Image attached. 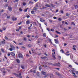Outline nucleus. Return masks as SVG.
Returning <instances> with one entry per match:
<instances>
[{
  "label": "nucleus",
  "instance_id": "nucleus-64",
  "mask_svg": "<svg viewBox=\"0 0 78 78\" xmlns=\"http://www.w3.org/2000/svg\"><path fill=\"white\" fill-rule=\"evenodd\" d=\"M76 74H78V71H76Z\"/></svg>",
  "mask_w": 78,
  "mask_h": 78
},
{
  "label": "nucleus",
  "instance_id": "nucleus-25",
  "mask_svg": "<svg viewBox=\"0 0 78 78\" xmlns=\"http://www.w3.org/2000/svg\"><path fill=\"white\" fill-rule=\"evenodd\" d=\"M49 75H50L49 74H47V75H46L44 76V78H46V77H47V76H48Z\"/></svg>",
  "mask_w": 78,
  "mask_h": 78
},
{
  "label": "nucleus",
  "instance_id": "nucleus-19",
  "mask_svg": "<svg viewBox=\"0 0 78 78\" xmlns=\"http://www.w3.org/2000/svg\"><path fill=\"white\" fill-rule=\"evenodd\" d=\"M55 73L56 75H58V76H60L61 75L60 74L57 72H56Z\"/></svg>",
  "mask_w": 78,
  "mask_h": 78
},
{
  "label": "nucleus",
  "instance_id": "nucleus-61",
  "mask_svg": "<svg viewBox=\"0 0 78 78\" xmlns=\"http://www.w3.org/2000/svg\"><path fill=\"white\" fill-rule=\"evenodd\" d=\"M41 58H42V59H45V58H46L44 57H41Z\"/></svg>",
  "mask_w": 78,
  "mask_h": 78
},
{
  "label": "nucleus",
  "instance_id": "nucleus-24",
  "mask_svg": "<svg viewBox=\"0 0 78 78\" xmlns=\"http://www.w3.org/2000/svg\"><path fill=\"white\" fill-rule=\"evenodd\" d=\"M19 2V0H15V1H14V3H15V2Z\"/></svg>",
  "mask_w": 78,
  "mask_h": 78
},
{
  "label": "nucleus",
  "instance_id": "nucleus-57",
  "mask_svg": "<svg viewBox=\"0 0 78 78\" xmlns=\"http://www.w3.org/2000/svg\"><path fill=\"white\" fill-rule=\"evenodd\" d=\"M49 21L50 22H51V23L52 22V20H49Z\"/></svg>",
  "mask_w": 78,
  "mask_h": 78
},
{
  "label": "nucleus",
  "instance_id": "nucleus-9",
  "mask_svg": "<svg viewBox=\"0 0 78 78\" xmlns=\"http://www.w3.org/2000/svg\"><path fill=\"white\" fill-rule=\"evenodd\" d=\"M55 65L56 66H59V67L61 66V64L59 63H58V64H56Z\"/></svg>",
  "mask_w": 78,
  "mask_h": 78
},
{
  "label": "nucleus",
  "instance_id": "nucleus-34",
  "mask_svg": "<svg viewBox=\"0 0 78 78\" xmlns=\"http://www.w3.org/2000/svg\"><path fill=\"white\" fill-rule=\"evenodd\" d=\"M1 51L2 52H4V50L3 49V48L1 49Z\"/></svg>",
  "mask_w": 78,
  "mask_h": 78
},
{
  "label": "nucleus",
  "instance_id": "nucleus-16",
  "mask_svg": "<svg viewBox=\"0 0 78 78\" xmlns=\"http://www.w3.org/2000/svg\"><path fill=\"white\" fill-rule=\"evenodd\" d=\"M26 24H30V21L27 20L26 22Z\"/></svg>",
  "mask_w": 78,
  "mask_h": 78
},
{
  "label": "nucleus",
  "instance_id": "nucleus-2",
  "mask_svg": "<svg viewBox=\"0 0 78 78\" xmlns=\"http://www.w3.org/2000/svg\"><path fill=\"white\" fill-rule=\"evenodd\" d=\"M10 47L11 48H10L9 50L10 51H12V50H15V47L12 45H10Z\"/></svg>",
  "mask_w": 78,
  "mask_h": 78
},
{
  "label": "nucleus",
  "instance_id": "nucleus-32",
  "mask_svg": "<svg viewBox=\"0 0 78 78\" xmlns=\"http://www.w3.org/2000/svg\"><path fill=\"white\" fill-rule=\"evenodd\" d=\"M21 68L23 69H24V66H21Z\"/></svg>",
  "mask_w": 78,
  "mask_h": 78
},
{
  "label": "nucleus",
  "instance_id": "nucleus-37",
  "mask_svg": "<svg viewBox=\"0 0 78 78\" xmlns=\"http://www.w3.org/2000/svg\"><path fill=\"white\" fill-rule=\"evenodd\" d=\"M5 39L6 40H7V39H8V37H6V36H5Z\"/></svg>",
  "mask_w": 78,
  "mask_h": 78
},
{
  "label": "nucleus",
  "instance_id": "nucleus-60",
  "mask_svg": "<svg viewBox=\"0 0 78 78\" xmlns=\"http://www.w3.org/2000/svg\"><path fill=\"white\" fill-rule=\"evenodd\" d=\"M66 16H69V14L68 13H66Z\"/></svg>",
  "mask_w": 78,
  "mask_h": 78
},
{
  "label": "nucleus",
  "instance_id": "nucleus-35",
  "mask_svg": "<svg viewBox=\"0 0 78 78\" xmlns=\"http://www.w3.org/2000/svg\"><path fill=\"white\" fill-rule=\"evenodd\" d=\"M23 39L24 41H26V40H27V38H26V37H24L23 38Z\"/></svg>",
  "mask_w": 78,
  "mask_h": 78
},
{
  "label": "nucleus",
  "instance_id": "nucleus-62",
  "mask_svg": "<svg viewBox=\"0 0 78 78\" xmlns=\"http://www.w3.org/2000/svg\"><path fill=\"white\" fill-rule=\"evenodd\" d=\"M20 34H23V32L22 31H21L20 32Z\"/></svg>",
  "mask_w": 78,
  "mask_h": 78
},
{
  "label": "nucleus",
  "instance_id": "nucleus-59",
  "mask_svg": "<svg viewBox=\"0 0 78 78\" xmlns=\"http://www.w3.org/2000/svg\"><path fill=\"white\" fill-rule=\"evenodd\" d=\"M19 29H16V31H19Z\"/></svg>",
  "mask_w": 78,
  "mask_h": 78
},
{
  "label": "nucleus",
  "instance_id": "nucleus-44",
  "mask_svg": "<svg viewBox=\"0 0 78 78\" xmlns=\"http://www.w3.org/2000/svg\"><path fill=\"white\" fill-rule=\"evenodd\" d=\"M53 19H57V18H56V17L54 16L53 17Z\"/></svg>",
  "mask_w": 78,
  "mask_h": 78
},
{
  "label": "nucleus",
  "instance_id": "nucleus-1",
  "mask_svg": "<svg viewBox=\"0 0 78 78\" xmlns=\"http://www.w3.org/2000/svg\"><path fill=\"white\" fill-rule=\"evenodd\" d=\"M69 71L70 73L72 72V73L74 75H73L74 77H75V78H76V77H77L75 75V71L74 70H69Z\"/></svg>",
  "mask_w": 78,
  "mask_h": 78
},
{
  "label": "nucleus",
  "instance_id": "nucleus-45",
  "mask_svg": "<svg viewBox=\"0 0 78 78\" xmlns=\"http://www.w3.org/2000/svg\"><path fill=\"white\" fill-rule=\"evenodd\" d=\"M58 58H59V59H61V57L60 56H58Z\"/></svg>",
  "mask_w": 78,
  "mask_h": 78
},
{
  "label": "nucleus",
  "instance_id": "nucleus-18",
  "mask_svg": "<svg viewBox=\"0 0 78 78\" xmlns=\"http://www.w3.org/2000/svg\"><path fill=\"white\" fill-rule=\"evenodd\" d=\"M74 6L75 7V9H78V6H77V5H75Z\"/></svg>",
  "mask_w": 78,
  "mask_h": 78
},
{
  "label": "nucleus",
  "instance_id": "nucleus-3",
  "mask_svg": "<svg viewBox=\"0 0 78 78\" xmlns=\"http://www.w3.org/2000/svg\"><path fill=\"white\" fill-rule=\"evenodd\" d=\"M55 52H54V53H52V57L54 59H56V58L55 57Z\"/></svg>",
  "mask_w": 78,
  "mask_h": 78
},
{
  "label": "nucleus",
  "instance_id": "nucleus-14",
  "mask_svg": "<svg viewBox=\"0 0 78 78\" xmlns=\"http://www.w3.org/2000/svg\"><path fill=\"white\" fill-rule=\"evenodd\" d=\"M16 61L17 63H20V60L19 59H16Z\"/></svg>",
  "mask_w": 78,
  "mask_h": 78
},
{
  "label": "nucleus",
  "instance_id": "nucleus-29",
  "mask_svg": "<svg viewBox=\"0 0 78 78\" xmlns=\"http://www.w3.org/2000/svg\"><path fill=\"white\" fill-rule=\"evenodd\" d=\"M37 8L35 7L34 8V10H37Z\"/></svg>",
  "mask_w": 78,
  "mask_h": 78
},
{
  "label": "nucleus",
  "instance_id": "nucleus-53",
  "mask_svg": "<svg viewBox=\"0 0 78 78\" xmlns=\"http://www.w3.org/2000/svg\"><path fill=\"white\" fill-rule=\"evenodd\" d=\"M23 11L22 9H21V8H20V11Z\"/></svg>",
  "mask_w": 78,
  "mask_h": 78
},
{
  "label": "nucleus",
  "instance_id": "nucleus-49",
  "mask_svg": "<svg viewBox=\"0 0 78 78\" xmlns=\"http://www.w3.org/2000/svg\"><path fill=\"white\" fill-rule=\"evenodd\" d=\"M20 78H22V76H20V75H21V73H20Z\"/></svg>",
  "mask_w": 78,
  "mask_h": 78
},
{
  "label": "nucleus",
  "instance_id": "nucleus-17",
  "mask_svg": "<svg viewBox=\"0 0 78 78\" xmlns=\"http://www.w3.org/2000/svg\"><path fill=\"white\" fill-rule=\"evenodd\" d=\"M28 8H27L26 9H24V12H27V10H28Z\"/></svg>",
  "mask_w": 78,
  "mask_h": 78
},
{
  "label": "nucleus",
  "instance_id": "nucleus-28",
  "mask_svg": "<svg viewBox=\"0 0 78 78\" xmlns=\"http://www.w3.org/2000/svg\"><path fill=\"white\" fill-rule=\"evenodd\" d=\"M26 5V3L25 2L23 3V5L24 6H25Z\"/></svg>",
  "mask_w": 78,
  "mask_h": 78
},
{
  "label": "nucleus",
  "instance_id": "nucleus-33",
  "mask_svg": "<svg viewBox=\"0 0 78 78\" xmlns=\"http://www.w3.org/2000/svg\"><path fill=\"white\" fill-rule=\"evenodd\" d=\"M28 47H29L30 48V47H31V44H29L28 45Z\"/></svg>",
  "mask_w": 78,
  "mask_h": 78
},
{
  "label": "nucleus",
  "instance_id": "nucleus-42",
  "mask_svg": "<svg viewBox=\"0 0 78 78\" xmlns=\"http://www.w3.org/2000/svg\"><path fill=\"white\" fill-rule=\"evenodd\" d=\"M33 2H29V4H30V5L31 4H33Z\"/></svg>",
  "mask_w": 78,
  "mask_h": 78
},
{
  "label": "nucleus",
  "instance_id": "nucleus-31",
  "mask_svg": "<svg viewBox=\"0 0 78 78\" xmlns=\"http://www.w3.org/2000/svg\"><path fill=\"white\" fill-rule=\"evenodd\" d=\"M39 69H40V70H41V69H42V67H41V66H40L39 67Z\"/></svg>",
  "mask_w": 78,
  "mask_h": 78
},
{
  "label": "nucleus",
  "instance_id": "nucleus-30",
  "mask_svg": "<svg viewBox=\"0 0 78 78\" xmlns=\"http://www.w3.org/2000/svg\"><path fill=\"white\" fill-rule=\"evenodd\" d=\"M73 24V25H75V23H74V22H72V23H71V24Z\"/></svg>",
  "mask_w": 78,
  "mask_h": 78
},
{
  "label": "nucleus",
  "instance_id": "nucleus-5",
  "mask_svg": "<svg viewBox=\"0 0 78 78\" xmlns=\"http://www.w3.org/2000/svg\"><path fill=\"white\" fill-rule=\"evenodd\" d=\"M8 9L10 11H12V7H11V6H9L8 7Z\"/></svg>",
  "mask_w": 78,
  "mask_h": 78
},
{
  "label": "nucleus",
  "instance_id": "nucleus-38",
  "mask_svg": "<svg viewBox=\"0 0 78 78\" xmlns=\"http://www.w3.org/2000/svg\"><path fill=\"white\" fill-rule=\"evenodd\" d=\"M21 48H23V49H25V47L24 46H22Z\"/></svg>",
  "mask_w": 78,
  "mask_h": 78
},
{
  "label": "nucleus",
  "instance_id": "nucleus-55",
  "mask_svg": "<svg viewBox=\"0 0 78 78\" xmlns=\"http://www.w3.org/2000/svg\"><path fill=\"white\" fill-rule=\"evenodd\" d=\"M35 37L37 39L38 38V37H37V36H35Z\"/></svg>",
  "mask_w": 78,
  "mask_h": 78
},
{
  "label": "nucleus",
  "instance_id": "nucleus-40",
  "mask_svg": "<svg viewBox=\"0 0 78 78\" xmlns=\"http://www.w3.org/2000/svg\"><path fill=\"white\" fill-rule=\"evenodd\" d=\"M3 30H4V31H5V30H6V28L3 27Z\"/></svg>",
  "mask_w": 78,
  "mask_h": 78
},
{
  "label": "nucleus",
  "instance_id": "nucleus-46",
  "mask_svg": "<svg viewBox=\"0 0 78 78\" xmlns=\"http://www.w3.org/2000/svg\"><path fill=\"white\" fill-rule=\"evenodd\" d=\"M51 31H54V29H51Z\"/></svg>",
  "mask_w": 78,
  "mask_h": 78
},
{
  "label": "nucleus",
  "instance_id": "nucleus-56",
  "mask_svg": "<svg viewBox=\"0 0 78 78\" xmlns=\"http://www.w3.org/2000/svg\"><path fill=\"white\" fill-rule=\"evenodd\" d=\"M48 41H49V42H51V39H48Z\"/></svg>",
  "mask_w": 78,
  "mask_h": 78
},
{
  "label": "nucleus",
  "instance_id": "nucleus-43",
  "mask_svg": "<svg viewBox=\"0 0 78 78\" xmlns=\"http://www.w3.org/2000/svg\"><path fill=\"white\" fill-rule=\"evenodd\" d=\"M27 18H29V17H30V16H29L28 15H27Z\"/></svg>",
  "mask_w": 78,
  "mask_h": 78
},
{
  "label": "nucleus",
  "instance_id": "nucleus-54",
  "mask_svg": "<svg viewBox=\"0 0 78 78\" xmlns=\"http://www.w3.org/2000/svg\"><path fill=\"white\" fill-rule=\"evenodd\" d=\"M64 46H66V45H67V44H66V43L64 44Z\"/></svg>",
  "mask_w": 78,
  "mask_h": 78
},
{
  "label": "nucleus",
  "instance_id": "nucleus-10",
  "mask_svg": "<svg viewBox=\"0 0 78 78\" xmlns=\"http://www.w3.org/2000/svg\"><path fill=\"white\" fill-rule=\"evenodd\" d=\"M41 74L43 75H45L46 74V73L44 71H42L41 72Z\"/></svg>",
  "mask_w": 78,
  "mask_h": 78
},
{
  "label": "nucleus",
  "instance_id": "nucleus-13",
  "mask_svg": "<svg viewBox=\"0 0 78 78\" xmlns=\"http://www.w3.org/2000/svg\"><path fill=\"white\" fill-rule=\"evenodd\" d=\"M55 41L56 44H58V41L56 39H55Z\"/></svg>",
  "mask_w": 78,
  "mask_h": 78
},
{
  "label": "nucleus",
  "instance_id": "nucleus-48",
  "mask_svg": "<svg viewBox=\"0 0 78 78\" xmlns=\"http://www.w3.org/2000/svg\"><path fill=\"white\" fill-rule=\"evenodd\" d=\"M66 56H69V55H70V54H66Z\"/></svg>",
  "mask_w": 78,
  "mask_h": 78
},
{
  "label": "nucleus",
  "instance_id": "nucleus-58",
  "mask_svg": "<svg viewBox=\"0 0 78 78\" xmlns=\"http://www.w3.org/2000/svg\"><path fill=\"white\" fill-rule=\"evenodd\" d=\"M10 53H8V56H10Z\"/></svg>",
  "mask_w": 78,
  "mask_h": 78
},
{
  "label": "nucleus",
  "instance_id": "nucleus-51",
  "mask_svg": "<svg viewBox=\"0 0 78 78\" xmlns=\"http://www.w3.org/2000/svg\"><path fill=\"white\" fill-rule=\"evenodd\" d=\"M65 23L66 25H67V24H68V23H67V22H65Z\"/></svg>",
  "mask_w": 78,
  "mask_h": 78
},
{
  "label": "nucleus",
  "instance_id": "nucleus-63",
  "mask_svg": "<svg viewBox=\"0 0 78 78\" xmlns=\"http://www.w3.org/2000/svg\"><path fill=\"white\" fill-rule=\"evenodd\" d=\"M75 63L77 65H78V62H75Z\"/></svg>",
  "mask_w": 78,
  "mask_h": 78
},
{
  "label": "nucleus",
  "instance_id": "nucleus-12",
  "mask_svg": "<svg viewBox=\"0 0 78 78\" xmlns=\"http://www.w3.org/2000/svg\"><path fill=\"white\" fill-rule=\"evenodd\" d=\"M45 6H47V7H50V5H48L47 4H45Z\"/></svg>",
  "mask_w": 78,
  "mask_h": 78
},
{
  "label": "nucleus",
  "instance_id": "nucleus-47",
  "mask_svg": "<svg viewBox=\"0 0 78 78\" xmlns=\"http://www.w3.org/2000/svg\"><path fill=\"white\" fill-rule=\"evenodd\" d=\"M10 16H7V19H9V18H10Z\"/></svg>",
  "mask_w": 78,
  "mask_h": 78
},
{
  "label": "nucleus",
  "instance_id": "nucleus-4",
  "mask_svg": "<svg viewBox=\"0 0 78 78\" xmlns=\"http://www.w3.org/2000/svg\"><path fill=\"white\" fill-rule=\"evenodd\" d=\"M14 75L16 76L17 78H20V73H19L18 74H16V73H14Z\"/></svg>",
  "mask_w": 78,
  "mask_h": 78
},
{
  "label": "nucleus",
  "instance_id": "nucleus-50",
  "mask_svg": "<svg viewBox=\"0 0 78 78\" xmlns=\"http://www.w3.org/2000/svg\"><path fill=\"white\" fill-rule=\"evenodd\" d=\"M69 67H71H71H72V65H69Z\"/></svg>",
  "mask_w": 78,
  "mask_h": 78
},
{
  "label": "nucleus",
  "instance_id": "nucleus-27",
  "mask_svg": "<svg viewBox=\"0 0 78 78\" xmlns=\"http://www.w3.org/2000/svg\"><path fill=\"white\" fill-rule=\"evenodd\" d=\"M58 20L59 21H61L62 20V19H61V18H58Z\"/></svg>",
  "mask_w": 78,
  "mask_h": 78
},
{
  "label": "nucleus",
  "instance_id": "nucleus-8",
  "mask_svg": "<svg viewBox=\"0 0 78 78\" xmlns=\"http://www.w3.org/2000/svg\"><path fill=\"white\" fill-rule=\"evenodd\" d=\"M40 20L41 22H45V20H43V19L42 18H40Z\"/></svg>",
  "mask_w": 78,
  "mask_h": 78
},
{
  "label": "nucleus",
  "instance_id": "nucleus-6",
  "mask_svg": "<svg viewBox=\"0 0 78 78\" xmlns=\"http://www.w3.org/2000/svg\"><path fill=\"white\" fill-rule=\"evenodd\" d=\"M12 20L14 21L15 20H17V18H15V17H13L12 19Z\"/></svg>",
  "mask_w": 78,
  "mask_h": 78
},
{
  "label": "nucleus",
  "instance_id": "nucleus-15",
  "mask_svg": "<svg viewBox=\"0 0 78 78\" xmlns=\"http://www.w3.org/2000/svg\"><path fill=\"white\" fill-rule=\"evenodd\" d=\"M23 58V56L22 54H20V58Z\"/></svg>",
  "mask_w": 78,
  "mask_h": 78
},
{
  "label": "nucleus",
  "instance_id": "nucleus-7",
  "mask_svg": "<svg viewBox=\"0 0 78 78\" xmlns=\"http://www.w3.org/2000/svg\"><path fill=\"white\" fill-rule=\"evenodd\" d=\"M1 71L3 73H6V72H5V71H4V70H5V69L4 68L2 69H1Z\"/></svg>",
  "mask_w": 78,
  "mask_h": 78
},
{
  "label": "nucleus",
  "instance_id": "nucleus-23",
  "mask_svg": "<svg viewBox=\"0 0 78 78\" xmlns=\"http://www.w3.org/2000/svg\"><path fill=\"white\" fill-rule=\"evenodd\" d=\"M46 34L44 33L43 34L44 37H46Z\"/></svg>",
  "mask_w": 78,
  "mask_h": 78
},
{
  "label": "nucleus",
  "instance_id": "nucleus-11",
  "mask_svg": "<svg viewBox=\"0 0 78 78\" xmlns=\"http://www.w3.org/2000/svg\"><path fill=\"white\" fill-rule=\"evenodd\" d=\"M11 55H12V56H15V54L13 52H12L11 53Z\"/></svg>",
  "mask_w": 78,
  "mask_h": 78
},
{
  "label": "nucleus",
  "instance_id": "nucleus-41",
  "mask_svg": "<svg viewBox=\"0 0 78 78\" xmlns=\"http://www.w3.org/2000/svg\"><path fill=\"white\" fill-rule=\"evenodd\" d=\"M32 72H33L34 73H36V71L34 70L31 71Z\"/></svg>",
  "mask_w": 78,
  "mask_h": 78
},
{
  "label": "nucleus",
  "instance_id": "nucleus-52",
  "mask_svg": "<svg viewBox=\"0 0 78 78\" xmlns=\"http://www.w3.org/2000/svg\"><path fill=\"white\" fill-rule=\"evenodd\" d=\"M62 23L63 24H64V23H65V21H62Z\"/></svg>",
  "mask_w": 78,
  "mask_h": 78
},
{
  "label": "nucleus",
  "instance_id": "nucleus-21",
  "mask_svg": "<svg viewBox=\"0 0 78 78\" xmlns=\"http://www.w3.org/2000/svg\"><path fill=\"white\" fill-rule=\"evenodd\" d=\"M4 11V10L2 9L1 10V11H0V12H3Z\"/></svg>",
  "mask_w": 78,
  "mask_h": 78
},
{
  "label": "nucleus",
  "instance_id": "nucleus-20",
  "mask_svg": "<svg viewBox=\"0 0 78 78\" xmlns=\"http://www.w3.org/2000/svg\"><path fill=\"white\" fill-rule=\"evenodd\" d=\"M60 51L61 53H64V51L62 49L60 50Z\"/></svg>",
  "mask_w": 78,
  "mask_h": 78
},
{
  "label": "nucleus",
  "instance_id": "nucleus-26",
  "mask_svg": "<svg viewBox=\"0 0 78 78\" xmlns=\"http://www.w3.org/2000/svg\"><path fill=\"white\" fill-rule=\"evenodd\" d=\"M56 32L57 33V34H61V32H59L57 31H56Z\"/></svg>",
  "mask_w": 78,
  "mask_h": 78
},
{
  "label": "nucleus",
  "instance_id": "nucleus-39",
  "mask_svg": "<svg viewBox=\"0 0 78 78\" xmlns=\"http://www.w3.org/2000/svg\"><path fill=\"white\" fill-rule=\"evenodd\" d=\"M2 44H5V41H2Z\"/></svg>",
  "mask_w": 78,
  "mask_h": 78
},
{
  "label": "nucleus",
  "instance_id": "nucleus-36",
  "mask_svg": "<svg viewBox=\"0 0 78 78\" xmlns=\"http://www.w3.org/2000/svg\"><path fill=\"white\" fill-rule=\"evenodd\" d=\"M47 30L48 31H50V30L49 29V28H47Z\"/></svg>",
  "mask_w": 78,
  "mask_h": 78
},
{
  "label": "nucleus",
  "instance_id": "nucleus-22",
  "mask_svg": "<svg viewBox=\"0 0 78 78\" xmlns=\"http://www.w3.org/2000/svg\"><path fill=\"white\" fill-rule=\"evenodd\" d=\"M31 14H34V11H31Z\"/></svg>",
  "mask_w": 78,
  "mask_h": 78
}]
</instances>
